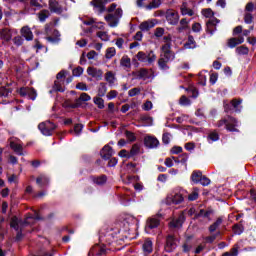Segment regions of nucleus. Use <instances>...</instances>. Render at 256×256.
Returning a JSON list of instances; mask_svg holds the SVG:
<instances>
[{"mask_svg":"<svg viewBox=\"0 0 256 256\" xmlns=\"http://www.w3.org/2000/svg\"><path fill=\"white\" fill-rule=\"evenodd\" d=\"M31 219H35L36 221H39L41 219V216H39L38 212H34V215L32 217H27L26 220L23 222L19 220L16 216H13L10 221V227L12 229H15L17 231L16 234V241H21L23 239V227L25 225H31Z\"/></svg>","mask_w":256,"mask_h":256,"instance_id":"obj_1","label":"nucleus"},{"mask_svg":"<svg viewBox=\"0 0 256 256\" xmlns=\"http://www.w3.org/2000/svg\"><path fill=\"white\" fill-rule=\"evenodd\" d=\"M161 58L158 60V66L162 71H167L169 66L167 63L175 59V53L171 51V44L166 43L161 48Z\"/></svg>","mask_w":256,"mask_h":256,"instance_id":"obj_2","label":"nucleus"},{"mask_svg":"<svg viewBox=\"0 0 256 256\" xmlns=\"http://www.w3.org/2000/svg\"><path fill=\"white\" fill-rule=\"evenodd\" d=\"M107 11L109 14L105 16V21L109 27H117L123 17V10L121 8L117 9V4H111Z\"/></svg>","mask_w":256,"mask_h":256,"instance_id":"obj_3","label":"nucleus"},{"mask_svg":"<svg viewBox=\"0 0 256 256\" xmlns=\"http://www.w3.org/2000/svg\"><path fill=\"white\" fill-rule=\"evenodd\" d=\"M202 15L209 19V21L206 23V29L210 35H213V33L217 31L215 25L219 24V19L214 17L215 13L210 8L203 9Z\"/></svg>","mask_w":256,"mask_h":256,"instance_id":"obj_4","label":"nucleus"},{"mask_svg":"<svg viewBox=\"0 0 256 256\" xmlns=\"http://www.w3.org/2000/svg\"><path fill=\"white\" fill-rule=\"evenodd\" d=\"M38 129L40 133H42V135H45L46 137H51L55 129H57V125H55L51 121L41 122L38 125Z\"/></svg>","mask_w":256,"mask_h":256,"instance_id":"obj_5","label":"nucleus"},{"mask_svg":"<svg viewBox=\"0 0 256 256\" xmlns=\"http://www.w3.org/2000/svg\"><path fill=\"white\" fill-rule=\"evenodd\" d=\"M132 77L139 80L142 79V81H152V79H155V75H153V70H147L145 68L132 72Z\"/></svg>","mask_w":256,"mask_h":256,"instance_id":"obj_6","label":"nucleus"},{"mask_svg":"<svg viewBox=\"0 0 256 256\" xmlns=\"http://www.w3.org/2000/svg\"><path fill=\"white\" fill-rule=\"evenodd\" d=\"M222 125L226 126L227 131H230V132L239 131L237 129V127H239V121H237V119H235L231 116H228L227 119H224V120L220 121L219 124H218V127H221Z\"/></svg>","mask_w":256,"mask_h":256,"instance_id":"obj_7","label":"nucleus"},{"mask_svg":"<svg viewBox=\"0 0 256 256\" xmlns=\"http://www.w3.org/2000/svg\"><path fill=\"white\" fill-rule=\"evenodd\" d=\"M138 61L141 63H146V65H151L152 63H155L157 56L153 51L146 54L145 52H138L136 55Z\"/></svg>","mask_w":256,"mask_h":256,"instance_id":"obj_8","label":"nucleus"},{"mask_svg":"<svg viewBox=\"0 0 256 256\" xmlns=\"http://www.w3.org/2000/svg\"><path fill=\"white\" fill-rule=\"evenodd\" d=\"M19 95H21V97H28V99H31L32 101H35V99H37V91L29 87L20 88Z\"/></svg>","mask_w":256,"mask_h":256,"instance_id":"obj_9","label":"nucleus"},{"mask_svg":"<svg viewBox=\"0 0 256 256\" xmlns=\"http://www.w3.org/2000/svg\"><path fill=\"white\" fill-rule=\"evenodd\" d=\"M160 215H155L147 219L145 231H149V229H157L161 223Z\"/></svg>","mask_w":256,"mask_h":256,"instance_id":"obj_10","label":"nucleus"},{"mask_svg":"<svg viewBox=\"0 0 256 256\" xmlns=\"http://www.w3.org/2000/svg\"><path fill=\"white\" fill-rule=\"evenodd\" d=\"M165 17L169 25H177L179 23V13L175 10H167Z\"/></svg>","mask_w":256,"mask_h":256,"instance_id":"obj_11","label":"nucleus"},{"mask_svg":"<svg viewBox=\"0 0 256 256\" xmlns=\"http://www.w3.org/2000/svg\"><path fill=\"white\" fill-rule=\"evenodd\" d=\"M184 200L183 192H174L167 197V203H174V205H179V203H183Z\"/></svg>","mask_w":256,"mask_h":256,"instance_id":"obj_12","label":"nucleus"},{"mask_svg":"<svg viewBox=\"0 0 256 256\" xmlns=\"http://www.w3.org/2000/svg\"><path fill=\"white\" fill-rule=\"evenodd\" d=\"M110 1L113 0H93L91 2V5H93L96 9V13H98V15H101V13H105V5L106 3H110Z\"/></svg>","mask_w":256,"mask_h":256,"instance_id":"obj_13","label":"nucleus"},{"mask_svg":"<svg viewBox=\"0 0 256 256\" xmlns=\"http://www.w3.org/2000/svg\"><path fill=\"white\" fill-rule=\"evenodd\" d=\"M91 101V96L87 93H82L78 99L75 100L74 103L70 104L69 107L71 109H77L83 105V102Z\"/></svg>","mask_w":256,"mask_h":256,"instance_id":"obj_14","label":"nucleus"},{"mask_svg":"<svg viewBox=\"0 0 256 256\" xmlns=\"http://www.w3.org/2000/svg\"><path fill=\"white\" fill-rule=\"evenodd\" d=\"M114 153L113 148H111L109 144L105 145L100 151V155L104 161H111V157H113Z\"/></svg>","mask_w":256,"mask_h":256,"instance_id":"obj_15","label":"nucleus"},{"mask_svg":"<svg viewBox=\"0 0 256 256\" xmlns=\"http://www.w3.org/2000/svg\"><path fill=\"white\" fill-rule=\"evenodd\" d=\"M10 147L12 150H14V153H16V155H25L26 154V152L23 150V146L21 145V142L19 140H11Z\"/></svg>","mask_w":256,"mask_h":256,"instance_id":"obj_16","label":"nucleus"},{"mask_svg":"<svg viewBox=\"0 0 256 256\" xmlns=\"http://www.w3.org/2000/svg\"><path fill=\"white\" fill-rule=\"evenodd\" d=\"M144 144L148 149H157L159 147V140L152 136H146Z\"/></svg>","mask_w":256,"mask_h":256,"instance_id":"obj_17","label":"nucleus"},{"mask_svg":"<svg viewBox=\"0 0 256 256\" xmlns=\"http://www.w3.org/2000/svg\"><path fill=\"white\" fill-rule=\"evenodd\" d=\"M184 222H185V214L181 213V214L178 216V218L173 219V220L169 223V227H170V229H179V227H181Z\"/></svg>","mask_w":256,"mask_h":256,"instance_id":"obj_18","label":"nucleus"},{"mask_svg":"<svg viewBox=\"0 0 256 256\" xmlns=\"http://www.w3.org/2000/svg\"><path fill=\"white\" fill-rule=\"evenodd\" d=\"M49 9L52 13H57L58 15L63 13V6L57 0H49Z\"/></svg>","mask_w":256,"mask_h":256,"instance_id":"obj_19","label":"nucleus"},{"mask_svg":"<svg viewBox=\"0 0 256 256\" xmlns=\"http://www.w3.org/2000/svg\"><path fill=\"white\" fill-rule=\"evenodd\" d=\"M157 25V20L151 19L144 21L140 24L139 29L141 31H149L150 29H153Z\"/></svg>","mask_w":256,"mask_h":256,"instance_id":"obj_20","label":"nucleus"},{"mask_svg":"<svg viewBox=\"0 0 256 256\" xmlns=\"http://www.w3.org/2000/svg\"><path fill=\"white\" fill-rule=\"evenodd\" d=\"M107 253V250H105V247L99 246L96 244L91 250L90 255L92 256H105Z\"/></svg>","mask_w":256,"mask_h":256,"instance_id":"obj_21","label":"nucleus"},{"mask_svg":"<svg viewBox=\"0 0 256 256\" xmlns=\"http://www.w3.org/2000/svg\"><path fill=\"white\" fill-rule=\"evenodd\" d=\"M211 215H213V209H201L196 215L195 218L199 219V217H204L208 221H211Z\"/></svg>","mask_w":256,"mask_h":256,"instance_id":"obj_22","label":"nucleus"},{"mask_svg":"<svg viewBox=\"0 0 256 256\" xmlns=\"http://www.w3.org/2000/svg\"><path fill=\"white\" fill-rule=\"evenodd\" d=\"M242 43H245V38H243L242 36L238 38H230L228 40V47H230V49H235L237 45H241Z\"/></svg>","mask_w":256,"mask_h":256,"instance_id":"obj_23","label":"nucleus"},{"mask_svg":"<svg viewBox=\"0 0 256 256\" xmlns=\"http://www.w3.org/2000/svg\"><path fill=\"white\" fill-rule=\"evenodd\" d=\"M177 247V242L175 240V237L173 235H169L166 238V250L173 251Z\"/></svg>","mask_w":256,"mask_h":256,"instance_id":"obj_24","label":"nucleus"},{"mask_svg":"<svg viewBox=\"0 0 256 256\" xmlns=\"http://www.w3.org/2000/svg\"><path fill=\"white\" fill-rule=\"evenodd\" d=\"M21 35L26 39V41H33V32L29 26L22 27Z\"/></svg>","mask_w":256,"mask_h":256,"instance_id":"obj_25","label":"nucleus"},{"mask_svg":"<svg viewBox=\"0 0 256 256\" xmlns=\"http://www.w3.org/2000/svg\"><path fill=\"white\" fill-rule=\"evenodd\" d=\"M87 73L91 77H95V79H101V77H103V71L97 68L88 67Z\"/></svg>","mask_w":256,"mask_h":256,"instance_id":"obj_26","label":"nucleus"},{"mask_svg":"<svg viewBox=\"0 0 256 256\" xmlns=\"http://www.w3.org/2000/svg\"><path fill=\"white\" fill-rule=\"evenodd\" d=\"M11 37H12V34H11V30H9V28L0 29V39L2 41L9 42Z\"/></svg>","mask_w":256,"mask_h":256,"instance_id":"obj_27","label":"nucleus"},{"mask_svg":"<svg viewBox=\"0 0 256 256\" xmlns=\"http://www.w3.org/2000/svg\"><path fill=\"white\" fill-rule=\"evenodd\" d=\"M104 79L108 83V85H110V87H113V85H115V81H117V77H115V73L111 71L106 72Z\"/></svg>","mask_w":256,"mask_h":256,"instance_id":"obj_28","label":"nucleus"},{"mask_svg":"<svg viewBox=\"0 0 256 256\" xmlns=\"http://www.w3.org/2000/svg\"><path fill=\"white\" fill-rule=\"evenodd\" d=\"M181 15L185 16L188 15V17H193L195 15V11L193 9H190L187 7V2H184L180 7Z\"/></svg>","mask_w":256,"mask_h":256,"instance_id":"obj_29","label":"nucleus"},{"mask_svg":"<svg viewBox=\"0 0 256 256\" xmlns=\"http://www.w3.org/2000/svg\"><path fill=\"white\" fill-rule=\"evenodd\" d=\"M143 251L145 255L153 253V241L146 239L143 244Z\"/></svg>","mask_w":256,"mask_h":256,"instance_id":"obj_30","label":"nucleus"},{"mask_svg":"<svg viewBox=\"0 0 256 256\" xmlns=\"http://www.w3.org/2000/svg\"><path fill=\"white\" fill-rule=\"evenodd\" d=\"M222 224L223 218L219 217L212 225L209 226L208 231L210 233H215V231H217V229H219V227H221Z\"/></svg>","mask_w":256,"mask_h":256,"instance_id":"obj_31","label":"nucleus"},{"mask_svg":"<svg viewBox=\"0 0 256 256\" xmlns=\"http://www.w3.org/2000/svg\"><path fill=\"white\" fill-rule=\"evenodd\" d=\"M120 65L123 67V69H131V58H129L127 55L122 56Z\"/></svg>","mask_w":256,"mask_h":256,"instance_id":"obj_32","label":"nucleus"},{"mask_svg":"<svg viewBox=\"0 0 256 256\" xmlns=\"http://www.w3.org/2000/svg\"><path fill=\"white\" fill-rule=\"evenodd\" d=\"M50 15H51V13L49 12V10H42L37 14V17H38L40 23H45L47 21V19H49Z\"/></svg>","mask_w":256,"mask_h":256,"instance_id":"obj_33","label":"nucleus"},{"mask_svg":"<svg viewBox=\"0 0 256 256\" xmlns=\"http://www.w3.org/2000/svg\"><path fill=\"white\" fill-rule=\"evenodd\" d=\"M186 29H189V20H187V18H183L180 20V26L177 28V31L178 33H183Z\"/></svg>","mask_w":256,"mask_h":256,"instance_id":"obj_34","label":"nucleus"},{"mask_svg":"<svg viewBox=\"0 0 256 256\" xmlns=\"http://www.w3.org/2000/svg\"><path fill=\"white\" fill-rule=\"evenodd\" d=\"M36 183H37V185H39L40 187H45L46 185H49V178H47V176H45V175H40V176L36 179Z\"/></svg>","mask_w":256,"mask_h":256,"instance_id":"obj_35","label":"nucleus"},{"mask_svg":"<svg viewBox=\"0 0 256 256\" xmlns=\"http://www.w3.org/2000/svg\"><path fill=\"white\" fill-rule=\"evenodd\" d=\"M196 47L195 38L188 36V41L184 44V49H195Z\"/></svg>","mask_w":256,"mask_h":256,"instance_id":"obj_36","label":"nucleus"},{"mask_svg":"<svg viewBox=\"0 0 256 256\" xmlns=\"http://www.w3.org/2000/svg\"><path fill=\"white\" fill-rule=\"evenodd\" d=\"M161 7V0H152V3L145 6L147 11H151L152 9H159Z\"/></svg>","mask_w":256,"mask_h":256,"instance_id":"obj_37","label":"nucleus"},{"mask_svg":"<svg viewBox=\"0 0 256 256\" xmlns=\"http://www.w3.org/2000/svg\"><path fill=\"white\" fill-rule=\"evenodd\" d=\"M202 177L203 173L201 171H194L191 175V181H193V183H200Z\"/></svg>","mask_w":256,"mask_h":256,"instance_id":"obj_38","label":"nucleus"},{"mask_svg":"<svg viewBox=\"0 0 256 256\" xmlns=\"http://www.w3.org/2000/svg\"><path fill=\"white\" fill-rule=\"evenodd\" d=\"M197 199H199V188H193L188 195V201H197Z\"/></svg>","mask_w":256,"mask_h":256,"instance_id":"obj_39","label":"nucleus"},{"mask_svg":"<svg viewBox=\"0 0 256 256\" xmlns=\"http://www.w3.org/2000/svg\"><path fill=\"white\" fill-rule=\"evenodd\" d=\"M106 93H107V84L100 83L98 86V96L105 97Z\"/></svg>","mask_w":256,"mask_h":256,"instance_id":"obj_40","label":"nucleus"},{"mask_svg":"<svg viewBox=\"0 0 256 256\" xmlns=\"http://www.w3.org/2000/svg\"><path fill=\"white\" fill-rule=\"evenodd\" d=\"M243 103L242 99L232 100L231 105L235 109L236 113H241V104Z\"/></svg>","mask_w":256,"mask_h":256,"instance_id":"obj_41","label":"nucleus"},{"mask_svg":"<svg viewBox=\"0 0 256 256\" xmlns=\"http://www.w3.org/2000/svg\"><path fill=\"white\" fill-rule=\"evenodd\" d=\"M114 55H117V50L115 49V47H109L106 49V59H113Z\"/></svg>","mask_w":256,"mask_h":256,"instance_id":"obj_42","label":"nucleus"},{"mask_svg":"<svg viewBox=\"0 0 256 256\" xmlns=\"http://www.w3.org/2000/svg\"><path fill=\"white\" fill-rule=\"evenodd\" d=\"M207 141L208 143H215V141H219V134H217V132H211L207 136Z\"/></svg>","mask_w":256,"mask_h":256,"instance_id":"obj_43","label":"nucleus"},{"mask_svg":"<svg viewBox=\"0 0 256 256\" xmlns=\"http://www.w3.org/2000/svg\"><path fill=\"white\" fill-rule=\"evenodd\" d=\"M93 181L94 183H96V185H105V183H107V176L101 175L99 177L94 178Z\"/></svg>","mask_w":256,"mask_h":256,"instance_id":"obj_44","label":"nucleus"},{"mask_svg":"<svg viewBox=\"0 0 256 256\" xmlns=\"http://www.w3.org/2000/svg\"><path fill=\"white\" fill-rule=\"evenodd\" d=\"M94 103L97 105L98 109H104L105 108V101L103 98L100 97H94Z\"/></svg>","mask_w":256,"mask_h":256,"instance_id":"obj_45","label":"nucleus"},{"mask_svg":"<svg viewBox=\"0 0 256 256\" xmlns=\"http://www.w3.org/2000/svg\"><path fill=\"white\" fill-rule=\"evenodd\" d=\"M236 53L238 55H249V48L247 46H240L236 48Z\"/></svg>","mask_w":256,"mask_h":256,"instance_id":"obj_46","label":"nucleus"},{"mask_svg":"<svg viewBox=\"0 0 256 256\" xmlns=\"http://www.w3.org/2000/svg\"><path fill=\"white\" fill-rule=\"evenodd\" d=\"M83 131V124H76L74 126V130L72 131V133L76 136L79 137V135H81Z\"/></svg>","mask_w":256,"mask_h":256,"instance_id":"obj_47","label":"nucleus"},{"mask_svg":"<svg viewBox=\"0 0 256 256\" xmlns=\"http://www.w3.org/2000/svg\"><path fill=\"white\" fill-rule=\"evenodd\" d=\"M96 35L101 41H109V34L105 31H99Z\"/></svg>","mask_w":256,"mask_h":256,"instance_id":"obj_48","label":"nucleus"},{"mask_svg":"<svg viewBox=\"0 0 256 256\" xmlns=\"http://www.w3.org/2000/svg\"><path fill=\"white\" fill-rule=\"evenodd\" d=\"M139 153H141V146L134 144L130 150V155H139Z\"/></svg>","mask_w":256,"mask_h":256,"instance_id":"obj_49","label":"nucleus"},{"mask_svg":"<svg viewBox=\"0 0 256 256\" xmlns=\"http://www.w3.org/2000/svg\"><path fill=\"white\" fill-rule=\"evenodd\" d=\"M126 169L129 173H137L136 165L133 162H128L126 164Z\"/></svg>","mask_w":256,"mask_h":256,"instance_id":"obj_50","label":"nucleus"},{"mask_svg":"<svg viewBox=\"0 0 256 256\" xmlns=\"http://www.w3.org/2000/svg\"><path fill=\"white\" fill-rule=\"evenodd\" d=\"M219 235H221V231H218L216 234H213L211 236H207L205 238L206 243H213V241H215V239H217Z\"/></svg>","mask_w":256,"mask_h":256,"instance_id":"obj_51","label":"nucleus"},{"mask_svg":"<svg viewBox=\"0 0 256 256\" xmlns=\"http://www.w3.org/2000/svg\"><path fill=\"white\" fill-rule=\"evenodd\" d=\"M244 23H246L247 25H251L253 23V14L251 13H246L244 15Z\"/></svg>","mask_w":256,"mask_h":256,"instance_id":"obj_52","label":"nucleus"},{"mask_svg":"<svg viewBox=\"0 0 256 256\" xmlns=\"http://www.w3.org/2000/svg\"><path fill=\"white\" fill-rule=\"evenodd\" d=\"M83 67H77L72 71L73 77H81L83 75Z\"/></svg>","mask_w":256,"mask_h":256,"instance_id":"obj_53","label":"nucleus"},{"mask_svg":"<svg viewBox=\"0 0 256 256\" xmlns=\"http://www.w3.org/2000/svg\"><path fill=\"white\" fill-rule=\"evenodd\" d=\"M53 91H59L60 93H63V91H65L63 86H61V83L59 82V80H56L54 82Z\"/></svg>","mask_w":256,"mask_h":256,"instance_id":"obj_54","label":"nucleus"},{"mask_svg":"<svg viewBox=\"0 0 256 256\" xmlns=\"http://www.w3.org/2000/svg\"><path fill=\"white\" fill-rule=\"evenodd\" d=\"M141 93V88H132L128 91L129 97H135Z\"/></svg>","mask_w":256,"mask_h":256,"instance_id":"obj_55","label":"nucleus"},{"mask_svg":"<svg viewBox=\"0 0 256 256\" xmlns=\"http://www.w3.org/2000/svg\"><path fill=\"white\" fill-rule=\"evenodd\" d=\"M142 109L143 111H151L153 109V102L151 101H146L143 105H142Z\"/></svg>","mask_w":256,"mask_h":256,"instance_id":"obj_56","label":"nucleus"},{"mask_svg":"<svg viewBox=\"0 0 256 256\" xmlns=\"http://www.w3.org/2000/svg\"><path fill=\"white\" fill-rule=\"evenodd\" d=\"M23 37L22 36H16L13 39V43L14 45H16L17 47H21V45H23Z\"/></svg>","mask_w":256,"mask_h":256,"instance_id":"obj_57","label":"nucleus"},{"mask_svg":"<svg viewBox=\"0 0 256 256\" xmlns=\"http://www.w3.org/2000/svg\"><path fill=\"white\" fill-rule=\"evenodd\" d=\"M162 141L164 145H169V143H171V135L169 133H164L162 136Z\"/></svg>","mask_w":256,"mask_h":256,"instance_id":"obj_58","label":"nucleus"},{"mask_svg":"<svg viewBox=\"0 0 256 256\" xmlns=\"http://www.w3.org/2000/svg\"><path fill=\"white\" fill-rule=\"evenodd\" d=\"M233 231L236 235H241L243 233V226L236 224L233 226Z\"/></svg>","mask_w":256,"mask_h":256,"instance_id":"obj_59","label":"nucleus"},{"mask_svg":"<svg viewBox=\"0 0 256 256\" xmlns=\"http://www.w3.org/2000/svg\"><path fill=\"white\" fill-rule=\"evenodd\" d=\"M180 105H184L185 107L191 105V100H189V98H187L186 96H182L180 98Z\"/></svg>","mask_w":256,"mask_h":256,"instance_id":"obj_60","label":"nucleus"},{"mask_svg":"<svg viewBox=\"0 0 256 256\" xmlns=\"http://www.w3.org/2000/svg\"><path fill=\"white\" fill-rule=\"evenodd\" d=\"M200 183L201 185H203V187H207V185L211 184V180L206 176H202V178L200 179Z\"/></svg>","mask_w":256,"mask_h":256,"instance_id":"obj_61","label":"nucleus"},{"mask_svg":"<svg viewBox=\"0 0 256 256\" xmlns=\"http://www.w3.org/2000/svg\"><path fill=\"white\" fill-rule=\"evenodd\" d=\"M126 138L128 139V141H130L131 143H133V141H135V134H133V132L131 131H126L125 132Z\"/></svg>","mask_w":256,"mask_h":256,"instance_id":"obj_62","label":"nucleus"},{"mask_svg":"<svg viewBox=\"0 0 256 256\" xmlns=\"http://www.w3.org/2000/svg\"><path fill=\"white\" fill-rule=\"evenodd\" d=\"M202 27H201V24L199 22H196L192 25V31L194 33H200Z\"/></svg>","mask_w":256,"mask_h":256,"instance_id":"obj_63","label":"nucleus"},{"mask_svg":"<svg viewBox=\"0 0 256 256\" xmlns=\"http://www.w3.org/2000/svg\"><path fill=\"white\" fill-rule=\"evenodd\" d=\"M117 95H119V93L117 92V90H112L107 94V99L108 101H111V99H115V97H117Z\"/></svg>","mask_w":256,"mask_h":256,"instance_id":"obj_64","label":"nucleus"}]
</instances>
